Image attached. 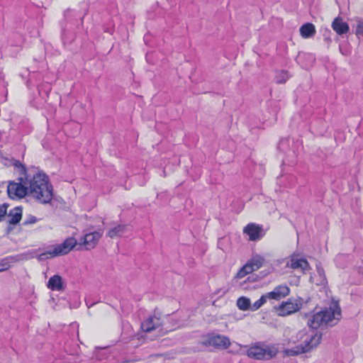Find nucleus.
Here are the masks:
<instances>
[{
    "label": "nucleus",
    "mask_w": 363,
    "mask_h": 363,
    "mask_svg": "<svg viewBox=\"0 0 363 363\" xmlns=\"http://www.w3.org/2000/svg\"><path fill=\"white\" fill-rule=\"evenodd\" d=\"M23 171V180L27 185L28 195L35 198L42 203H48L52 199V187L48 184L47 176L35 169L27 170L21 167Z\"/></svg>",
    "instance_id": "1"
},
{
    "label": "nucleus",
    "mask_w": 363,
    "mask_h": 363,
    "mask_svg": "<svg viewBox=\"0 0 363 363\" xmlns=\"http://www.w3.org/2000/svg\"><path fill=\"white\" fill-rule=\"evenodd\" d=\"M341 310L337 302H333L328 309L314 314L308 320L310 328L316 329L323 325H334L340 320Z\"/></svg>",
    "instance_id": "2"
},
{
    "label": "nucleus",
    "mask_w": 363,
    "mask_h": 363,
    "mask_svg": "<svg viewBox=\"0 0 363 363\" xmlns=\"http://www.w3.org/2000/svg\"><path fill=\"white\" fill-rule=\"evenodd\" d=\"M77 241L74 238L66 239L64 242L56 245L52 247V250L47 251L39 255L40 260H44L48 257H54L60 255H64L69 252L74 247L78 245Z\"/></svg>",
    "instance_id": "3"
},
{
    "label": "nucleus",
    "mask_w": 363,
    "mask_h": 363,
    "mask_svg": "<svg viewBox=\"0 0 363 363\" xmlns=\"http://www.w3.org/2000/svg\"><path fill=\"white\" fill-rule=\"evenodd\" d=\"M23 171H22L21 175L18 177V182H9L7 187V192L10 198L21 199L25 196L28 195L27 185L24 182L23 179Z\"/></svg>",
    "instance_id": "4"
},
{
    "label": "nucleus",
    "mask_w": 363,
    "mask_h": 363,
    "mask_svg": "<svg viewBox=\"0 0 363 363\" xmlns=\"http://www.w3.org/2000/svg\"><path fill=\"white\" fill-rule=\"evenodd\" d=\"M321 337V334L318 333L312 335L310 337H307L303 340V344H301L299 346L289 350L288 352L291 355H297L301 353L308 352L320 344Z\"/></svg>",
    "instance_id": "5"
},
{
    "label": "nucleus",
    "mask_w": 363,
    "mask_h": 363,
    "mask_svg": "<svg viewBox=\"0 0 363 363\" xmlns=\"http://www.w3.org/2000/svg\"><path fill=\"white\" fill-rule=\"evenodd\" d=\"M201 343L205 346H213L216 348H227L230 345L229 339L221 335H209L203 337Z\"/></svg>",
    "instance_id": "6"
},
{
    "label": "nucleus",
    "mask_w": 363,
    "mask_h": 363,
    "mask_svg": "<svg viewBox=\"0 0 363 363\" xmlns=\"http://www.w3.org/2000/svg\"><path fill=\"white\" fill-rule=\"evenodd\" d=\"M275 352L267 348H262L259 346L251 347L247 352L249 357L256 359H269L275 355Z\"/></svg>",
    "instance_id": "7"
},
{
    "label": "nucleus",
    "mask_w": 363,
    "mask_h": 363,
    "mask_svg": "<svg viewBox=\"0 0 363 363\" xmlns=\"http://www.w3.org/2000/svg\"><path fill=\"white\" fill-rule=\"evenodd\" d=\"M101 237V234L99 232L86 233L82 239V242H79L78 245L79 247L84 246L86 250L93 249L96 245Z\"/></svg>",
    "instance_id": "8"
},
{
    "label": "nucleus",
    "mask_w": 363,
    "mask_h": 363,
    "mask_svg": "<svg viewBox=\"0 0 363 363\" xmlns=\"http://www.w3.org/2000/svg\"><path fill=\"white\" fill-rule=\"evenodd\" d=\"M300 306L296 301H288L282 303L277 309L278 314L281 316L289 315L298 311Z\"/></svg>",
    "instance_id": "9"
},
{
    "label": "nucleus",
    "mask_w": 363,
    "mask_h": 363,
    "mask_svg": "<svg viewBox=\"0 0 363 363\" xmlns=\"http://www.w3.org/2000/svg\"><path fill=\"white\" fill-rule=\"evenodd\" d=\"M290 293V289L285 284L276 286L271 292L267 293L269 299L279 300L288 296Z\"/></svg>",
    "instance_id": "10"
},
{
    "label": "nucleus",
    "mask_w": 363,
    "mask_h": 363,
    "mask_svg": "<svg viewBox=\"0 0 363 363\" xmlns=\"http://www.w3.org/2000/svg\"><path fill=\"white\" fill-rule=\"evenodd\" d=\"M286 267L293 269L300 270L301 272L305 273L306 271L309 269V264L305 259H297L292 256L290 260L287 262Z\"/></svg>",
    "instance_id": "11"
},
{
    "label": "nucleus",
    "mask_w": 363,
    "mask_h": 363,
    "mask_svg": "<svg viewBox=\"0 0 363 363\" xmlns=\"http://www.w3.org/2000/svg\"><path fill=\"white\" fill-rule=\"evenodd\" d=\"M243 232L249 236L250 240H257L261 238L262 228L255 223H250L244 228Z\"/></svg>",
    "instance_id": "12"
},
{
    "label": "nucleus",
    "mask_w": 363,
    "mask_h": 363,
    "mask_svg": "<svg viewBox=\"0 0 363 363\" xmlns=\"http://www.w3.org/2000/svg\"><path fill=\"white\" fill-rule=\"evenodd\" d=\"M332 28L337 34L340 35L347 33L350 30L349 25L346 22H344L340 17H336L333 20Z\"/></svg>",
    "instance_id": "13"
},
{
    "label": "nucleus",
    "mask_w": 363,
    "mask_h": 363,
    "mask_svg": "<svg viewBox=\"0 0 363 363\" xmlns=\"http://www.w3.org/2000/svg\"><path fill=\"white\" fill-rule=\"evenodd\" d=\"M160 325V317H157V315H155L153 316L148 318L145 321H144L141 325V328L145 332L149 333L156 329Z\"/></svg>",
    "instance_id": "14"
},
{
    "label": "nucleus",
    "mask_w": 363,
    "mask_h": 363,
    "mask_svg": "<svg viewBox=\"0 0 363 363\" xmlns=\"http://www.w3.org/2000/svg\"><path fill=\"white\" fill-rule=\"evenodd\" d=\"M47 286L52 291H61L62 289V277L59 275H54L50 278Z\"/></svg>",
    "instance_id": "15"
},
{
    "label": "nucleus",
    "mask_w": 363,
    "mask_h": 363,
    "mask_svg": "<svg viewBox=\"0 0 363 363\" xmlns=\"http://www.w3.org/2000/svg\"><path fill=\"white\" fill-rule=\"evenodd\" d=\"M22 217V208L16 207L10 211L8 215V223L10 224L16 225L21 219Z\"/></svg>",
    "instance_id": "16"
},
{
    "label": "nucleus",
    "mask_w": 363,
    "mask_h": 363,
    "mask_svg": "<svg viewBox=\"0 0 363 363\" xmlns=\"http://www.w3.org/2000/svg\"><path fill=\"white\" fill-rule=\"evenodd\" d=\"M300 33L303 38H311L315 33V28L313 23H306L300 28Z\"/></svg>",
    "instance_id": "17"
},
{
    "label": "nucleus",
    "mask_w": 363,
    "mask_h": 363,
    "mask_svg": "<svg viewBox=\"0 0 363 363\" xmlns=\"http://www.w3.org/2000/svg\"><path fill=\"white\" fill-rule=\"evenodd\" d=\"M250 300L245 296L240 297L237 301V306L241 311L250 310Z\"/></svg>",
    "instance_id": "18"
},
{
    "label": "nucleus",
    "mask_w": 363,
    "mask_h": 363,
    "mask_svg": "<svg viewBox=\"0 0 363 363\" xmlns=\"http://www.w3.org/2000/svg\"><path fill=\"white\" fill-rule=\"evenodd\" d=\"M269 299L267 294H264L261 296V298L255 301L252 305L250 304V311H255L261 308L263 304Z\"/></svg>",
    "instance_id": "19"
},
{
    "label": "nucleus",
    "mask_w": 363,
    "mask_h": 363,
    "mask_svg": "<svg viewBox=\"0 0 363 363\" xmlns=\"http://www.w3.org/2000/svg\"><path fill=\"white\" fill-rule=\"evenodd\" d=\"M264 262V258L258 255L253 257L249 261V262L252 264V266L255 270L259 269L262 266Z\"/></svg>",
    "instance_id": "20"
},
{
    "label": "nucleus",
    "mask_w": 363,
    "mask_h": 363,
    "mask_svg": "<svg viewBox=\"0 0 363 363\" xmlns=\"http://www.w3.org/2000/svg\"><path fill=\"white\" fill-rule=\"evenodd\" d=\"M289 78V76L288 73L285 71H281L277 74L275 80L277 84H284Z\"/></svg>",
    "instance_id": "21"
},
{
    "label": "nucleus",
    "mask_w": 363,
    "mask_h": 363,
    "mask_svg": "<svg viewBox=\"0 0 363 363\" xmlns=\"http://www.w3.org/2000/svg\"><path fill=\"white\" fill-rule=\"evenodd\" d=\"M317 272L319 276V280H318V282L316 284H320V285L325 284H326V278H325V272H324L323 269L318 267Z\"/></svg>",
    "instance_id": "22"
},
{
    "label": "nucleus",
    "mask_w": 363,
    "mask_h": 363,
    "mask_svg": "<svg viewBox=\"0 0 363 363\" xmlns=\"http://www.w3.org/2000/svg\"><path fill=\"white\" fill-rule=\"evenodd\" d=\"M355 34L357 36L363 35V21L360 19L357 20Z\"/></svg>",
    "instance_id": "23"
},
{
    "label": "nucleus",
    "mask_w": 363,
    "mask_h": 363,
    "mask_svg": "<svg viewBox=\"0 0 363 363\" xmlns=\"http://www.w3.org/2000/svg\"><path fill=\"white\" fill-rule=\"evenodd\" d=\"M127 227L123 225H118L117 227H115V236L116 235H121L126 230Z\"/></svg>",
    "instance_id": "24"
},
{
    "label": "nucleus",
    "mask_w": 363,
    "mask_h": 363,
    "mask_svg": "<svg viewBox=\"0 0 363 363\" xmlns=\"http://www.w3.org/2000/svg\"><path fill=\"white\" fill-rule=\"evenodd\" d=\"M243 271L246 272L247 274L255 271L249 261L242 267Z\"/></svg>",
    "instance_id": "25"
},
{
    "label": "nucleus",
    "mask_w": 363,
    "mask_h": 363,
    "mask_svg": "<svg viewBox=\"0 0 363 363\" xmlns=\"http://www.w3.org/2000/svg\"><path fill=\"white\" fill-rule=\"evenodd\" d=\"M37 218L35 216H29L24 222V225L33 224L37 222Z\"/></svg>",
    "instance_id": "26"
},
{
    "label": "nucleus",
    "mask_w": 363,
    "mask_h": 363,
    "mask_svg": "<svg viewBox=\"0 0 363 363\" xmlns=\"http://www.w3.org/2000/svg\"><path fill=\"white\" fill-rule=\"evenodd\" d=\"M8 205L6 203H4L3 205L0 206V217L2 218L6 216V211H7Z\"/></svg>",
    "instance_id": "27"
},
{
    "label": "nucleus",
    "mask_w": 363,
    "mask_h": 363,
    "mask_svg": "<svg viewBox=\"0 0 363 363\" xmlns=\"http://www.w3.org/2000/svg\"><path fill=\"white\" fill-rule=\"evenodd\" d=\"M247 275V273L246 272L243 271V268L242 267L239 271L235 275V278L236 279H242L243 277H245V276Z\"/></svg>",
    "instance_id": "28"
},
{
    "label": "nucleus",
    "mask_w": 363,
    "mask_h": 363,
    "mask_svg": "<svg viewBox=\"0 0 363 363\" xmlns=\"http://www.w3.org/2000/svg\"><path fill=\"white\" fill-rule=\"evenodd\" d=\"M15 167L18 169L19 175H21L22 170L21 167H24L19 161H16L14 163Z\"/></svg>",
    "instance_id": "29"
},
{
    "label": "nucleus",
    "mask_w": 363,
    "mask_h": 363,
    "mask_svg": "<svg viewBox=\"0 0 363 363\" xmlns=\"http://www.w3.org/2000/svg\"><path fill=\"white\" fill-rule=\"evenodd\" d=\"M330 30L326 29L325 30L324 38H325V40H327L328 43L331 42V39L330 38Z\"/></svg>",
    "instance_id": "30"
},
{
    "label": "nucleus",
    "mask_w": 363,
    "mask_h": 363,
    "mask_svg": "<svg viewBox=\"0 0 363 363\" xmlns=\"http://www.w3.org/2000/svg\"><path fill=\"white\" fill-rule=\"evenodd\" d=\"M113 231L112 230H110V231L108 232V235H109V237H111V238H112V237H113V235H112V234H113Z\"/></svg>",
    "instance_id": "31"
},
{
    "label": "nucleus",
    "mask_w": 363,
    "mask_h": 363,
    "mask_svg": "<svg viewBox=\"0 0 363 363\" xmlns=\"http://www.w3.org/2000/svg\"><path fill=\"white\" fill-rule=\"evenodd\" d=\"M300 335H301L300 339H302V333H301Z\"/></svg>",
    "instance_id": "32"
},
{
    "label": "nucleus",
    "mask_w": 363,
    "mask_h": 363,
    "mask_svg": "<svg viewBox=\"0 0 363 363\" xmlns=\"http://www.w3.org/2000/svg\"><path fill=\"white\" fill-rule=\"evenodd\" d=\"M3 270H4V269H0V272H1V271H3Z\"/></svg>",
    "instance_id": "33"
}]
</instances>
